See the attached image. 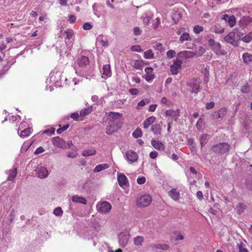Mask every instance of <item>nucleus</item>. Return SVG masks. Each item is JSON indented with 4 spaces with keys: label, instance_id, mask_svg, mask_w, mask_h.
Here are the masks:
<instances>
[{
    "label": "nucleus",
    "instance_id": "nucleus-11",
    "mask_svg": "<svg viewBox=\"0 0 252 252\" xmlns=\"http://www.w3.org/2000/svg\"><path fill=\"white\" fill-rule=\"evenodd\" d=\"M235 33L234 32H230L224 37V40L227 43H230L234 46L238 45V41L235 39Z\"/></svg>",
    "mask_w": 252,
    "mask_h": 252
},
{
    "label": "nucleus",
    "instance_id": "nucleus-8",
    "mask_svg": "<svg viewBox=\"0 0 252 252\" xmlns=\"http://www.w3.org/2000/svg\"><path fill=\"white\" fill-rule=\"evenodd\" d=\"M35 172H36L37 176L40 179L46 178L49 174V172L47 169V168L44 166H38L35 169Z\"/></svg>",
    "mask_w": 252,
    "mask_h": 252
},
{
    "label": "nucleus",
    "instance_id": "nucleus-4",
    "mask_svg": "<svg viewBox=\"0 0 252 252\" xmlns=\"http://www.w3.org/2000/svg\"><path fill=\"white\" fill-rule=\"evenodd\" d=\"M152 202V197L148 194L142 195L139 197L137 201V205L140 207L148 206Z\"/></svg>",
    "mask_w": 252,
    "mask_h": 252
},
{
    "label": "nucleus",
    "instance_id": "nucleus-44",
    "mask_svg": "<svg viewBox=\"0 0 252 252\" xmlns=\"http://www.w3.org/2000/svg\"><path fill=\"white\" fill-rule=\"evenodd\" d=\"M64 32L66 35V39L68 40L70 39L74 34V32L71 29H67Z\"/></svg>",
    "mask_w": 252,
    "mask_h": 252
},
{
    "label": "nucleus",
    "instance_id": "nucleus-20",
    "mask_svg": "<svg viewBox=\"0 0 252 252\" xmlns=\"http://www.w3.org/2000/svg\"><path fill=\"white\" fill-rule=\"evenodd\" d=\"M168 195L175 201L180 199V193L176 189H172L168 192Z\"/></svg>",
    "mask_w": 252,
    "mask_h": 252
},
{
    "label": "nucleus",
    "instance_id": "nucleus-28",
    "mask_svg": "<svg viewBox=\"0 0 252 252\" xmlns=\"http://www.w3.org/2000/svg\"><path fill=\"white\" fill-rule=\"evenodd\" d=\"M243 59L244 62L247 64H250L252 63V55L248 53H244L243 55Z\"/></svg>",
    "mask_w": 252,
    "mask_h": 252
},
{
    "label": "nucleus",
    "instance_id": "nucleus-5",
    "mask_svg": "<svg viewBox=\"0 0 252 252\" xmlns=\"http://www.w3.org/2000/svg\"><path fill=\"white\" fill-rule=\"evenodd\" d=\"M112 208L110 203L106 201L99 202L96 205V208L98 212L102 213H106L109 212Z\"/></svg>",
    "mask_w": 252,
    "mask_h": 252
},
{
    "label": "nucleus",
    "instance_id": "nucleus-34",
    "mask_svg": "<svg viewBox=\"0 0 252 252\" xmlns=\"http://www.w3.org/2000/svg\"><path fill=\"white\" fill-rule=\"evenodd\" d=\"M152 247L156 249H160L163 250H167L169 249V246L164 244H154Z\"/></svg>",
    "mask_w": 252,
    "mask_h": 252
},
{
    "label": "nucleus",
    "instance_id": "nucleus-2",
    "mask_svg": "<svg viewBox=\"0 0 252 252\" xmlns=\"http://www.w3.org/2000/svg\"><path fill=\"white\" fill-rule=\"evenodd\" d=\"M200 83L201 82L199 79H191L188 83V90L192 93L197 94L201 89Z\"/></svg>",
    "mask_w": 252,
    "mask_h": 252
},
{
    "label": "nucleus",
    "instance_id": "nucleus-23",
    "mask_svg": "<svg viewBox=\"0 0 252 252\" xmlns=\"http://www.w3.org/2000/svg\"><path fill=\"white\" fill-rule=\"evenodd\" d=\"M151 130L155 135H160L161 134V127L159 124H157L152 125Z\"/></svg>",
    "mask_w": 252,
    "mask_h": 252
},
{
    "label": "nucleus",
    "instance_id": "nucleus-29",
    "mask_svg": "<svg viewBox=\"0 0 252 252\" xmlns=\"http://www.w3.org/2000/svg\"><path fill=\"white\" fill-rule=\"evenodd\" d=\"M32 129L30 127H28L25 129L21 130L20 133L18 131V134L21 137L24 138L30 135L31 133Z\"/></svg>",
    "mask_w": 252,
    "mask_h": 252
},
{
    "label": "nucleus",
    "instance_id": "nucleus-55",
    "mask_svg": "<svg viewBox=\"0 0 252 252\" xmlns=\"http://www.w3.org/2000/svg\"><path fill=\"white\" fill-rule=\"evenodd\" d=\"M221 0H208V2L210 6L213 7L214 5L218 4Z\"/></svg>",
    "mask_w": 252,
    "mask_h": 252
},
{
    "label": "nucleus",
    "instance_id": "nucleus-27",
    "mask_svg": "<svg viewBox=\"0 0 252 252\" xmlns=\"http://www.w3.org/2000/svg\"><path fill=\"white\" fill-rule=\"evenodd\" d=\"M17 174V168L16 167L13 168L12 169L9 170L7 180H13L16 177Z\"/></svg>",
    "mask_w": 252,
    "mask_h": 252
},
{
    "label": "nucleus",
    "instance_id": "nucleus-18",
    "mask_svg": "<svg viewBox=\"0 0 252 252\" xmlns=\"http://www.w3.org/2000/svg\"><path fill=\"white\" fill-rule=\"evenodd\" d=\"M102 77L104 78H108L111 75L110 65L109 64H105L103 65L102 70Z\"/></svg>",
    "mask_w": 252,
    "mask_h": 252
},
{
    "label": "nucleus",
    "instance_id": "nucleus-37",
    "mask_svg": "<svg viewBox=\"0 0 252 252\" xmlns=\"http://www.w3.org/2000/svg\"><path fill=\"white\" fill-rule=\"evenodd\" d=\"M92 111V107H89L87 108H85L84 109H83L82 110H81V111L80 112V114L81 116H85L91 113Z\"/></svg>",
    "mask_w": 252,
    "mask_h": 252
},
{
    "label": "nucleus",
    "instance_id": "nucleus-35",
    "mask_svg": "<svg viewBox=\"0 0 252 252\" xmlns=\"http://www.w3.org/2000/svg\"><path fill=\"white\" fill-rule=\"evenodd\" d=\"M144 240L143 236H138L134 239V244L136 246H141Z\"/></svg>",
    "mask_w": 252,
    "mask_h": 252
},
{
    "label": "nucleus",
    "instance_id": "nucleus-12",
    "mask_svg": "<svg viewBox=\"0 0 252 252\" xmlns=\"http://www.w3.org/2000/svg\"><path fill=\"white\" fill-rule=\"evenodd\" d=\"M126 158L129 163H132L137 160L138 156L135 152L132 150H128L126 154Z\"/></svg>",
    "mask_w": 252,
    "mask_h": 252
},
{
    "label": "nucleus",
    "instance_id": "nucleus-62",
    "mask_svg": "<svg viewBox=\"0 0 252 252\" xmlns=\"http://www.w3.org/2000/svg\"><path fill=\"white\" fill-rule=\"evenodd\" d=\"M132 50L133 51H136V52H141V48L140 46L139 45H135L132 46Z\"/></svg>",
    "mask_w": 252,
    "mask_h": 252
},
{
    "label": "nucleus",
    "instance_id": "nucleus-47",
    "mask_svg": "<svg viewBox=\"0 0 252 252\" xmlns=\"http://www.w3.org/2000/svg\"><path fill=\"white\" fill-rule=\"evenodd\" d=\"M203 27L199 25H195L193 28V31L196 34H199L203 31Z\"/></svg>",
    "mask_w": 252,
    "mask_h": 252
},
{
    "label": "nucleus",
    "instance_id": "nucleus-43",
    "mask_svg": "<svg viewBox=\"0 0 252 252\" xmlns=\"http://www.w3.org/2000/svg\"><path fill=\"white\" fill-rule=\"evenodd\" d=\"M133 67L137 69L141 70L143 68V64L141 61L136 60L134 63Z\"/></svg>",
    "mask_w": 252,
    "mask_h": 252
},
{
    "label": "nucleus",
    "instance_id": "nucleus-54",
    "mask_svg": "<svg viewBox=\"0 0 252 252\" xmlns=\"http://www.w3.org/2000/svg\"><path fill=\"white\" fill-rule=\"evenodd\" d=\"M154 48L157 50L162 51L164 50L162 44L160 43H158L154 46Z\"/></svg>",
    "mask_w": 252,
    "mask_h": 252
},
{
    "label": "nucleus",
    "instance_id": "nucleus-17",
    "mask_svg": "<svg viewBox=\"0 0 252 252\" xmlns=\"http://www.w3.org/2000/svg\"><path fill=\"white\" fill-rule=\"evenodd\" d=\"M77 62L79 66L81 67H85L89 64L90 61L88 57L85 56H82L78 59Z\"/></svg>",
    "mask_w": 252,
    "mask_h": 252
},
{
    "label": "nucleus",
    "instance_id": "nucleus-6",
    "mask_svg": "<svg viewBox=\"0 0 252 252\" xmlns=\"http://www.w3.org/2000/svg\"><path fill=\"white\" fill-rule=\"evenodd\" d=\"M182 63V61L177 57L176 59L174 61L173 63L170 65V71L172 74L176 75L178 73Z\"/></svg>",
    "mask_w": 252,
    "mask_h": 252
},
{
    "label": "nucleus",
    "instance_id": "nucleus-50",
    "mask_svg": "<svg viewBox=\"0 0 252 252\" xmlns=\"http://www.w3.org/2000/svg\"><path fill=\"white\" fill-rule=\"evenodd\" d=\"M224 31V28L222 27H219L217 26H215L214 27V32L217 33H221L223 32Z\"/></svg>",
    "mask_w": 252,
    "mask_h": 252
},
{
    "label": "nucleus",
    "instance_id": "nucleus-26",
    "mask_svg": "<svg viewBox=\"0 0 252 252\" xmlns=\"http://www.w3.org/2000/svg\"><path fill=\"white\" fill-rule=\"evenodd\" d=\"M153 17V14L151 12L146 13L144 16L142 17L143 21L146 25H149L150 21Z\"/></svg>",
    "mask_w": 252,
    "mask_h": 252
},
{
    "label": "nucleus",
    "instance_id": "nucleus-9",
    "mask_svg": "<svg viewBox=\"0 0 252 252\" xmlns=\"http://www.w3.org/2000/svg\"><path fill=\"white\" fill-rule=\"evenodd\" d=\"M52 142L55 147H59L63 149L67 148L65 141L59 136L53 137Z\"/></svg>",
    "mask_w": 252,
    "mask_h": 252
},
{
    "label": "nucleus",
    "instance_id": "nucleus-57",
    "mask_svg": "<svg viewBox=\"0 0 252 252\" xmlns=\"http://www.w3.org/2000/svg\"><path fill=\"white\" fill-rule=\"evenodd\" d=\"M43 152H44V149L42 147L40 146L35 150L34 154L35 155H38L39 154L43 153Z\"/></svg>",
    "mask_w": 252,
    "mask_h": 252
},
{
    "label": "nucleus",
    "instance_id": "nucleus-60",
    "mask_svg": "<svg viewBox=\"0 0 252 252\" xmlns=\"http://www.w3.org/2000/svg\"><path fill=\"white\" fill-rule=\"evenodd\" d=\"M76 18L75 15H71L69 16L68 21L70 23H74L76 21Z\"/></svg>",
    "mask_w": 252,
    "mask_h": 252
},
{
    "label": "nucleus",
    "instance_id": "nucleus-3",
    "mask_svg": "<svg viewBox=\"0 0 252 252\" xmlns=\"http://www.w3.org/2000/svg\"><path fill=\"white\" fill-rule=\"evenodd\" d=\"M230 148V145L227 143H220L212 147V151L216 153L223 154L227 152Z\"/></svg>",
    "mask_w": 252,
    "mask_h": 252
},
{
    "label": "nucleus",
    "instance_id": "nucleus-46",
    "mask_svg": "<svg viewBox=\"0 0 252 252\" xmlns=\"http://www.w3.org/2000/svg\"><path fill=\"white\" fill-rule=\"evenodd\" d=\"M63 211L61 207L56 208L53 212V214L56 216H60L62 215Z\"/></svg>",
    "mask_w": 252,
    "mask_h": 252
},
{
    "label": "nucleus",
    "instance_id": "nucleus-14",
    "mask_svg": "<svg viewBox=\"0 0 252 252\" xmlns=\"http://www.w3.org/2000/svg\"><path fill=\"white\" fill-rule=\"evenodd\" d=\"M227 109L225 107L221 108L218 112L216 111L212 114L211 117L213 119L217 120L219 118H222L226 115Z\"/></svg>",
    "mask_w": 252,
    "mask_h": 252
},
{
    "label": "nucleus",
    "instance_id": "nucleus-33",
    "mask_svg": "<svg viewBox=\"0 0 252 252\" xmlns=\"http://www.w3.org/2000/svg\"><path fill=\"white\" fill-rule=\"evenodd\" d=\"M96 44H100L103 47H107L108 45V42L106 39L104 40L103 36H99L97 39Z\"/></svg>",
    "mask_w": 252,
    "mask_h": 252
},
{
    "label": "nucleus",
    "instance_id": "nucleus-7",
    "mask_svg": "<svg viewBox=\"0 0 252 252\" xmlns=\"http://www.w3.org/2000/svg\"><path fill=\"white\" fill-rule=\"evenodd\" d=\"M129 235L126 232H121L118 235L119 243L122 247H125L128 242Z\"/></svg>",
    "mask_w": 252,
    "mask_h": 252
},
{
    "label": "nucleus",
    "instance_id": "nucleus-38",
    "mask_svg": "<svg viewBox=\"0 0 252 252\" xmlns=\"http://www.w3.org/2000/svg\"><path fill=\"white\" fill-rule=\"evenodd\" d=\"M245 209L246 206L241 203H239L236 207V211L239 214L243 213Z\"/></svg>",
    "mask_w": 252,
    "mask_h": 252
},
{
    "label": "nucleus",
    "instance_id": "nucleus-36",
    "mask_svg": "<svg viewBox=\"0 0 252 252\" xmlns=\"http://www.w3.org/2000/svg\"><path fill=\"white\" fill-rule=\"evenodd\" d=\"M189 40H191V38L188 32H184L180 37V41L182 43L185 41Z\"/></svg>",
    "mask_w": 252,
    "mask_h": 252
},
{
    "label": "nucleus",
    "instance_id": "nucleus-48",
    "mask_svg": "<svg viewBox=\"0 0 252 252\" xmlns=\"http://www.w3.org/2000/svg\"><path fill=\"white\" fill-rule=\"evenodd\" d=\"M69 127V124H66L62 127L58 128L57 130V132L58 134H61L63 132L66 130Z\"/></svg>",
    "mask_w": 252,
    "mask_h": 252
},
{
    "label": "nucleus",
    "instance_id": "nucleus-64",
    "mask_svg": "<svg viewBox=\"0 0 252 252\" xmlns=\"http://www.w3.org/2000/svg\"><path fill=\"white\" fill-rule=\"evenodd\" d=\"M202 122L201 119H199L196 124V127L198 129H200L202 127Z\"/></svg>",
    "mask_w": 252,
    "mask_h": 252
},
{
    "label": "nucleus",
    "instance_id": "nucleus-63",
    "mask_svg": "<svg viewBox=\"0 0 252 252\" xmlns=\"http://www.w3.org/2000/svg\"><path fill=\"white\" fill-rule=\"evenodd\" d=\"M214 38V36L212 34H208L205 36V39L206 41L209 42L210 40H212Z\"/></svg>",
    "mask_w": 252,
    "mask_h": 252
},
{
    "label": "nucleus",
    "instance_id": "nucleus-24",
    "mask_svg": "<svg viewBox=\"0 0 252 252\" xmlns=\"http://www.w3.org/2000/svg\"><path fill=\"white\" fill-rule=\"evenodd\" d=\"M156 118L153 116L148 117L143 122V127L147 128L150 125H151L155 121Z\"/></svg>",
    "mask_w": 252,
    "mask_h": 252
},
{
    "label": "nucleus",
    "instance_id": "nucleus-10",
    "mask_svg": "<svg viewBox=\"0 0 252 252\" xmlns=\"http://www.w3.org/2000/svg\"><path fill=\"white\" fill-rule=\"evenodd\" d=\"M221 22L227 23L230 27H233L236 24V18L234 15L229 16L227 14H224L222 16Z\"/></svg>",
    "mask_w": 252,
    "mask_h": 252
},
{
    "label": "nucleus",
    "instance_id": "nucleus-49",
    "mask_svg": "<svg viewBox=\"0 0 252 252\" xmlns=\"http://www.w3.org/2000/svg\"><path fill=\"white\" fill-rule=\"evenodd\" d=\"M160 24V18L158 17L156 18L154 21L153 23V26L155 29L157 30L159 27Z\"/></svg>",
    "mask_w": 252,
    "mask_h": 252
},
{
    "label": "nucleus",
    "instance_id": "nucleus-58",
    "mask_svg": "<svg viewBox=\"0 0 252 252\" xmlns=\"http://www.w3.org/2000/svg\"><path fill=\"white\" fill-rule=\"evenodd\" d=\"M215 106V103L214 102H210L207 103L206 105V109L209 110L213 108Z\"/></svg>",
    "mask_w": 252,
    "mask_h": 252
},
{
    "label": "nucleus",
    "instance_id": "nucleus-41",
    "mask_svg": "<svg viewBox=\"0 0 252 252\" xmlns=\"http://www.w3.org/2000/svg\"><path fill=\"white\" fill-rule=\"evenodd\" d=\"M144 58L148 59H153L154 54L151 49L148 50L144 52Z\"/></svg>",
    "mask_w": 252,
    "mask_h": 252
},
{
    "label": "nucleus",
    "instance_id": "nucleus-45",
    "mask_svg": "<svg viewBox=\"0 0 252 252\" xmlns=\"http://www.w3.org/2000/svg\"><path fill=\"white\" fill-rule=\"evenodd\" d=\"M238 246L239 252H249L248 250L245 248L244 244L241 242L240 244H237Z\"/></svg>",
    "mask_w": 252,
    "mask_h": 252
},
{
    "label": "nucleus",
    "instance_id": "nucleus-31",
    "mask_svg": "<svg viewBox=\"0 0 252 252\" xmlns=\"http://www.w3.org/2000/svg\"><path fill=\"white\" fill-rule=\"evenodd\" d=\"M221 46L220 44L218 42L216 45L212 47V49L217 55H224V52H222L220 50Z\"/></svg>",
    "mask_w": 252,
    "mask_h": 252
},
{
    "label": "nucleus",
    "instance_id": "nucleus-59",
    "mask_svg": "<svg viewBox=\"0 0 252 252\" xmlns=\"http://www.w3.org/2000/svg\"><path fill=\"white\" fill-rule=\"evenodd\" d=\"M77 153L74 152H71L67 154V157L70 158H75L77 157Z\"/></svg>",
    "mask_w": 252,
    "mask_h": 252
},
{
    "label": "nucleus",
    "instance_id": "nucleus-30",
    "mask_svg": "<svg viewBox=\"0 0 252 252\" xmlns=\"http://www.w3.org/2000/svg\"><path fill=\"white\" fill-rule=\"evenodd\" d=\"M109 165L106 163L98 164L95 166L94 169V172L95 173L99 172L103 170L107 169Z\"/></svg>",
    "mask_w": 252,
    "mask_h": 252
},
{
    "label": "nucleus",
    "instance_id": "nucleus-52",
    "mask_svg": "<svg viewBox=\"0 0 252 252\" xmlns=\"http://www.w3.org/2000/svg\"><path fill=\"white\" fill-rule=\"evenodd\" d=\"M142 31L139 27H135L133 29L134 34L136 36L139 35L141 34Z\"/></svg>",
    "mask_w": 252,
    "mask_h": 252
},
{
    "label": "nucleus",
    "instance_id": "nucleus-13",
    "mask_svg": "<svg viewBox=\"0 0 252 252\" xmlns=\"http://www.w3.org/2000/svg\"><path fill=\"white\" fill-rule=\"evenodd\" d=\"M195 55V53L190 51H184L180 52L177 55V57L182 62L185 59L189 58L194 57Z\"/></svg>",
    "mask_w": 252,
    "mask_h": 252
},
{
    "label": "nucleus",
    "instance_id": "nucleus-51",
    "mask_svg": "<svg viewBox=\"0 0 252 252\" xmlns=\"http://www.w3.org/2000/svg\"><path fill=\"white\" fill-rule=\"evenodd\" d=\"M176 55V52L174 50H170L168 51H167L166 53V55L168 58H173Z\"/></svg>",
    "mask_w": 252,
    "mask_h": 252
},
{
    "label": "nucleus",
    "instance_id": "nucleus-61",
    "mask_svg": "<svg viewBox=\"0 0 252 252\" xmlns=\"http://www.w3.org/2000/svg\"><path fill=\"white\" fill-rule=\"evenodd\" d=\"M158 155V152L156 151L151 152L150 154V157L151 158L155 159L156 158Z\"/></svg>",
    "mask_w": 252,
    "mask_h": 252
},
{
    "label": "nucleus",
    "instance_id": "nucleus-16",
    "mask_svg": "<svg viewBox=\"0 0 252 252\" xmlns=\"http://www.w3.org/2000/svg\"><path fill=\"white\" fill-rule=\"evenodd\" d=\"M119 185L120 187L127 186L128 185V181L126 177L123 174H120L118 175L117 178Z\"/></svg>",
    "mask_w": 252,
    "mask_h": 252
},
{
    "label": "nucleus",
    "instance_id": "nucleus-32",
    "mask_svg": "<svg viewBox=\"0 0 252 252\" xmlns=\"http://www.w3.org/2000/svg\"><path fill=\"white\" fill-rule=\"evenodd\" d=\"M96 153V150L94 149H91L83 151L82 155L84 157L91 156L95 155Z\"/></svg>",
    "mask_w": 252,
    "mask_h": 252
},
{
    "label": "nucleus",
    "instance_id": "nucleus-40",
    "mask_svg": "<svg viewBox=\"0 0 252 252\" xmlns=\"http://www.w3.org/2000/svg\"><path fill=\"white\" fill-rule=\"evenodd\" d=\"M150 102V100L148 99H144L141 100L138 104L136 106V109H140L141 108L144 106H145L146 104L149 103Z\"/></svg>",
    "mask_w": 252,
    "mask_h": 252
},
{
    "label": "nucleus",
    "instance_id": "nucleus-39",
    "mask_svg": "<svg viewBox=\"0 0 252 252\" xmlns=\"http://www.w3.org/2000/svg\"><path fill=\"white\" fill-rule=\"evenodd\" d=\"M241 40L246 43H249L252 40V32H249L245 36L243 37Z\"/></svg>",
    "mask_w": 252,
    "mask_h": 252
},
{
    "label": "nucleus",
    "instance_id": "nucleus-56",
    "mask_svg": "<svg viewBox=\"0 0 252 252\" xmlns=\"http://www.w3.org/2000/svg\"><path fill=\"white\" fill-rule=\"evenodd\" d=\"M146 182V178L144 177H142L140 178H138L137 179V182L139 185H142L144 184Z\"/></svg>",
    "mask_w": 252,
    "mask_h": 252
},
{
    "label": "nucleus",
    "instance_id": "nucleus-22",
    "mask_svg": "<svg viewBox=\"0 0 252 252\" xmlns=\"http://www.w3.org/2000/svg\"><path fill=\"white\" fill-rule=\"evenodd\" d=\"M72 201L74 202L81 203L83 204H87V200L83 197L80 196L78 195H74L72 197Z\"/></svg>",
    "mask_w": 252,
    "mask_h": 252
},
{
    "label": "nucleus",
    "instance_id": "nucleus-1",
    "mask_svg": "<svg viewBox=\"0 0 252 252\" xmlns=\"http://www.w3.org/2000/svg\"><path fill=\"white\" fill-rule=\"evenodd\" d=\"M122 114L118 112H110L107 113L108 124L106 128V133L110 135L121 128L122 123L121 118Z\"/></svg>",
    "mask_w": 252,
    "mask_h": 252
},
{
    "label": "nucleus",
    "instance_id": "nucleus-15",
    "mask_svg": "<svg viewBox=\"0 0 252 252\" xmlns=\"http://www.w3.org/2000/svg\"><path fill=\"white\" fill-rule=\"evenodd\" d=\"M146 74L145 79L147 81L150 82L155 78V75L153 74V69L151 67H147L145 69Z\"/></svg>",
    "mask_w": 252,
    "mask_h": 252
},
{
    "label": "nucleus",
    "instance_id": "nucleus-19",
    "mask_svg": "<svg viewBox=\"0 0 252 252\" xmlns=\"http://www.w3.org/2000/svg\"><path fill=\"white\" fill-rule=\"evenodd\" d=\"M179 110H173L169 109L165 111V115L166 116L171 117L172 118L176 120L179 116Z\"/></svg>",
    "mask_w": 252,
    "mask_h": 252
},
{
    "label": "nucleus",
    "instance_id": "nucleus-53",
    "mask_svg": "<svg viewBox=\"0 0 252 252\" xmlns=\"http://www.w3.org/2000/svg\"><path fill=\"white\" fill-rule=\"evenodd\" d=\"M83 28L85 30H90L92 29L93 26L90 23L86 22L84 24Z\"/></svg>",
    "mask_w": 252,
    "mask_h": 252
},
{
    "label": "nucleus",
    "instance_id": "nucleus-25",
    "mask_svg": "<svg viewBox=\"0 0 252 252\" xmlns=\"http://www.w3.org/2000/svg\"><path fill=\"white\" fill-rule=\"evenodd\" d=\"M209 135L207 134H202L199 137V142L201 147H203L209 140Z\"/></svg>",
    "mask_w": 252,
    "mask_h": 252
},
{
    "label": "nucleus",
    "instance_id": "nucleus-42",
    "mask_svg": "<svg viewBox=\"0 0 252 252\" xmlns=\"http://www.w3.org/2000/svg\"><path fill=\"white\" fill-rule=\"evenodd\" d=\"M132 136L135 138L141 137L142 136V132L140 128H137L132 133Z\"/></svg>",
    "mask_w": 252,
    "mask_h": 252
},
{
    "label": "nucleus",
    "instance_id": "nucleus-21",
    "mask_svg": "<svg viewBox=\"0 0 252 252\" xmlns=\"http://www.w3.org/2000/svg\"><path fill=\"white\" fill-rule=\"evenodd\" d=\"M151 144L155 149L159 151L163 150L165 148L164 145L159 141L153 139L151 140Z\"/></svg>",
    "mask_w": 252,
    "mask_h": 252
}]
</instances>
